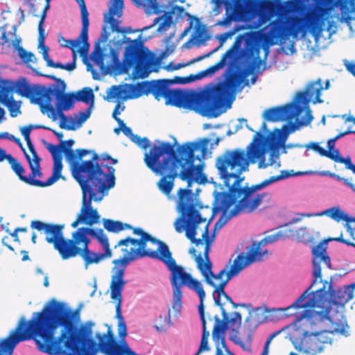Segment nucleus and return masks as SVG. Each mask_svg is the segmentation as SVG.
Wrapping results in <instances>:
<instances>
[{
  "label": "nucleus",
  "mask_w": 355,
  "mask_h": 355,
  "mask_svg": "<svg viewBox=\"0 0 355 355\" xmlns=\"http://www.w3.org/2000/svg\"><path fill=\"white\" fill-rule=\"evenodd\" d=\"M137 6L146 8L147 14H155L153 22H200V19L189 14L184 8L177 5H160L157 0H132ZM123 1L111 0V5L104 15L103 22H120L123 15Z\"/></svg>",
  "instance_id": "10"
},
{
  "label": "nucleus",
  "mask_w": 355,
  "mask_h": 355,
  "mask_svg": "<svg viewBox=\"0 0 355 355\" xmlns=\"http://www.w3.org/2000/svg\"><path fill=\"white\" fill-rule=\"evenodd\" d=\"M247 266L242 261L239 260L238 258H236L233 263L231 266V270L227 275V278L225 279L223 282H218L217 286H215V288L213 292V297L214 300L215 304L220 306L221 311L225 310L223 308L224 302H222V297H225L227 301L231 303L233 307L236 308L239 306V304H235L232 298L225 292L224 288L229 281L234 276H237L239 272ZM239 306H244V304H240Z\"/></svg>",
  "instance_id": "22"
},
{
  "label": "nucleus",
  "mask_w": 355,
  "mask_h": 355,
  "mask_svg": "<svg viewBox=\"0 0 355 355\" xmlns=\"http://www.w3.org/2000/svg\"><path fill=\"white\" fill-rule=\"evenodd\" d=\"M105 326L107 327V332L103 335L98 333L96 336L100 351L105 355H121L123 344H119L114 338L111 327L108 324Z\"/></svg>",
  "instance_id": "28"
},
{
  "label": "nucleus",
  "mask_w": 355,
  "mask_h": 355,
  "mask_svg": "<svg viewBox=\"0 0 355 355\" xmlns=\"http://www.w3.org/2000/svg\"><path fill=\"white\" fill-rule=\"evenodd\" d=\"M232 341L235 344L241 346L245 351L250 350V345H247L244 342L241 341V340H235V338H232Z\"/></svg>",
  "instance_id": "63"
},
{
  "label": "nucleus",
  "mask_w": 355,
  "mask_h": 355,
  "mask_svg": "<svg viewBox=\"0 0 355 355\" xmlns=\"http://www.w3.org/2000/svg\"><path fill=\"white\" fill-rule=\"evenodd\" d=\"M22 329L21 321L17 328L8 337L0 340V355H12L17 345L21 341L27 340L28 336L27 334H24Z\"/></svg>",
  "instance_id": "29"
},
{
  "label": "nucleus",
  "mask_w": 355,
  "mask_h": 355,
  "mask_svg": "<svg viewBox=\"0 0 355 355\" xmlns=\"http://www.w3.org/2000/svg\"><path fill=\"white\" fill-rule=\"evenodd\" d=\"M277 135L269 133L264 136L257 132L252 142L245 150L236 148L227 150L216 159V168L225 185L229 188L228 192H222L216 197L218 208L226 213L242 194L233 191V187H239L244 178L241 175L248 171L250 164H258L259 168H266L269 166L279 168L281 162L279 154L276 148Z\"/></svg>",
  "instance_id": "6"
},
{
  "label": "nucleus",
  "mask_w": 355,
  "mask_h": 355,
  "mask_svg": "<svg viewBox=\"0 0 355 355\" xmlns=\"http://www.w3.org/2000/svg\"><path fill=\"white\" fill-rule=\"evenodd\" d=\"M218 49V47L214 49V50H212L211 51L206 53V54H204V55H202L200 56H198L196 58H193V60H190L189 62H187V64H193L195 62H199L205 58H207L208 57H209L212 53H214V52L217 51V50Z\"/></svg>",
  "instance_id": "59"
},
{
  "label": "nucleus",
  "mask_w": 355,
  "mask_h": 355,
  "mask_svg": "<svg viewBox=\"0 0 355 355\" xmlns=\"http://www.w3.org/2000/svg\"><path fill=\"white\" fill-rule=\"evenodd\" d=\"M132 141L143 149H146L150 146V141L146 137L141 138L136 135L132 137Z\"/></svg>",
  "instance_id": "51"
},
{
  "label": "nucleus",
  "mask_w": 355,
  "mask_h": 355,
  "mask_svg": "<svg viewBox=\"0 0 355 355\" xmlns=\"http://www.w3.org/2000/svg\"><path fill=\"white\" fill-rule=\"evenodd\" d=\"M91 114L90 107L87 108L84 112H80L78 114L75 115V119L71 116H67V125H73L75 130L80 127L82 124L87 120Z\"/></svg>",
  "instance_id": "38"
},
{
  "label": "nucleus",
  "mask_w": 355,
  "mask_h": 355,
  "mask_svg": "<svg viewBox=\"0 0 355 355\" xmlns=\"http://www.w3.org/2000/svg\"><path fill=\"white\" fill-rule=\"evenodd\" d=\"M344 65L346 69L355 77V62L346 60L344 61Z\"/></svg>",
  "instance_id": "61"
},
{
  "label": "nucleus",
  "mask_w": 355,
  "mask_h": 355,
  "mask_svg": "<svg viewBox=\"0 0 355 355\" xmlns=\"http://www.w3.org/2000/svg\"><path fill=\"white\" fill-rule=\"evenodd\" d=\"M46 148L50 152L53 159V171L51 177H49L46 181L43 182L38 180L39 187H46L53 184L57 182L61 177L62 165V155L59 152L55 151L53 144L44 142Z\"/></svg>",
  "instance_id": "30"
},
{
  "label": "nucleus",
  "mask_w": 355,
  "mask_h": 355,
  "mask_svg": "<svg viewBox=\"0 0 355 355\" xmlns=\"http://www.w3.org/2000/svg\"><path fill=\"white\" fill-rule=\"evenodd\" d=\"M297 237L302 242L307 243V242L310 241V236H309L306 227L300 228L297 232Z\"/></svg>",
  "instance_id": "56"
},
{
  "label": "nucleus",
  "mask_w": 355,
  "mask_h": 355,
  "mask_svg": "<svg viewBox=\"0 0 355 355\" xmlns=\"http://www.w3.org/2000/svg\"><path fill=\"white\" fill-rule=\"evenodd\" d=\"M161 256L159 261L163 262L171 271L170 281L173 286V305L172 308L175 312H180L182 309V292L181 288L183 286H188L195 291L200 300L205 295V291L201 283L192 277L191 275L187 272L184 268L176 264L175 260L172 257V253L165 243H162L159 248Z\"/></svg>",
  "instance_id": "11"
},
{
  "label": "nucleus",
  "mask_w": 355,
  "mask_h": 355,
  "mask_svg": "<svg viewBox=\"0 0 355 355\" xmlns=\"http://www.w3.org/2000/svg\"><path fill=\"white\" fill-rule=\"evenodd\" d=\"M117 123H119V125L121 126V131L123 132V133L125 136L130 137L131 140H132V137L136 136V135H134L132 133V129L125 125V124L124 123L123 120L119 119V120H117Z\"/></svg>",
  "instance_id": "54"
},
{
  "label": "nucleus",
  "mask_w": 355,
  "mask_h": 355,
  "mask_svg": "<svg viewBox=\"0 0 355 355\" xmlns=\"http://www.w3.org/2000/svg\"><path fill=\"white\" fill-rule=\"evenodd\" d=\"M126 94V91L120 85H112L107 91V96L105 99L107 101H110L114 98H124L126 97L124 96Z\"/></svg>",
  "instance_id": "41"
},
{
  "label": "nucleus",
  "mask_w": 355,
  "mask_h": 355,
  "mask_svg": "<svg viewBox=\"0 0 355 355\" xmlns=\"http://www.w3.org/2000/svg\"><path fill=\"white\" fill-rule=\"evenodd\" d=\"M241 315L239 312H234L233 316L231 319L227 317L228 326H230L233 331L239 329L241 324Z\"/></svg>",
  "instance_id": "48"
},
{
  "label": "nucleus",
  "mask_w": 355,
  "mask_h": 355,
  "mask_svg": "<svg viewBox=\"0 0 355 355\" xmlns=\"http://www.w3.org/2000/svg\"><path fill=\"white\" fill-rule=\"evenodd\" d=\"M232 189L242 194L243 197L231 210L232 216H236L240 212L252 213L261 205L263 198L269 196L268 193H263L256 196L253 195L254 192L262 189L261 183L251 187L248 185L244 187H240L239 186V187H233Z\"/></svg>",
  "instance_id": "18"
},
{
  "label": "nucleus",
  "mask_w": 355,
  "mask_h": 355,
  "mask_svg": "<svg viewBox=\"0 0 355 355\" xmlns=\"http://www.w3.org/2000/svg\"><path fill=\"white\" fill-rule=\"evenodd\" d=\"M91 56L92 59L96 63H103V53L99 42L96 44Z\"/></svg>",
  "instance_id": "50"
},
{
  "label": "nucleus",
  "mask_w": 355,
  "mask_h": 355,
  "mask_svg": "<svg viewBox=\"0 0 355 355\" xmlns=\"http://www.w3.org/2000/svg\"><path fill=\"white\" fill-rule=\"evenodd\" d=\"M44 24H38V33H39V37H38V44L39 46H41L44 44V40L46 37V35L44 33V29L43 28Z\"/></svg>",
  "instance_id": "58"
},
{
  "label": "nucleus",
  "mask_w": 355,
  "mask_h": 355,
  "mask_svg": "<svg viewBox=\"0 0 355 355\" xmlns=\"http://www.w3.org/2000/svg\"><path fill=\"white\" fill-rule=\"evenodd\" d=\"M331 159L338 163L345 164L347 169L351 170L353 173L355 171V165L352 163L350 157H343L333 155Z\"/></svg>",
  "instance_id": "47"
},
{
  "label": "nucleus",
  "mask_w": 355,
  "mask_h": 355,
  "mask_svg": "<svg viewBox=\"0 0 355 355\" xmlns=\"http://www.w3.org/2000/svg\"><path fill=\"white\" fill-rule=\"evenodd\" d=\"M15 92L19 95L29 98L31 102L37 104L40 110L44 96L46 94V87L41 86H31L26 78H21L14 85Z\"/></svg>",
  "instance_id": "27"
},
{
  "label": "nucleus",
  "mask_w": 355,
  "mask_h": 355,
  "mask_svg": "<svg viewBox=\"0 0 355 355\" xmlns=\"http://www.w3.org/2000/svg\"><path fill=\"white\" fill-rule=\"evenodd\" d=\"M7 160L11 166V168L18 176L19 179L24 182L35 187H39L38 180L28 178L24 175L25 170L21 163L18 162L11 155H8Z\"/></svg>",
  "instance_id": "35"
},
{
  "label": "nucleus",
  "mask_w": 355,
  "mask_h": 355,
  "mask_svg": "<svg viewBox=\"0 0 355 355\" xmlns=\"http://www.w3.org/2000/svg\"><path fill=\"white\" fill-rule=\"evenodd\" d=\"M90 24H83L82 30L79 37L76 40H69L67 42L69 47L73 51V62L64 64V69L67 71H73L76 68V53L78 52L81 56H86L89 51V44L88 42V29Z\"/></svg>",
  "instance_id": "26"
},
{
  "label": "nucleus",
  "mask_w": 355,
  "mask_h": 355,
  "mask_svg": "<svg viewBox=\"0 0 355 355\" xmlns=\"http://www.w3.org/2000/svg\"><path fill=\"white\" fill-rule=\"evenodd\" d=\"M124 252L123 257L114 259L112 263L114 266L112 268V279L110 283V297L112 300L116 301V306H121L122 291L126 283L123 280L125 271L127 266L134 260L141 257H150L151 259L159 260L161 252L159 248L156 250H143L140 248H122Z\"/></svg>",
  "instance_id": "13"
},
{
  "label": "nucleus",
  "mask_w": 355,
  "mask_h": 355,
  "mask_svg": "<svg viewBox=\"0 0 355 355\" xmlns=\"http://www.w3.org/2000/svg\"><path fill=\"white\" fill-rule=\"evenodd\" d=\"M330 86L329 80H327L325 85L323 86L322 80L320 78L315 81L309 83L304 92H300L296 97L297 102L304 107V116L306 117V110H309L308 104L310 101L313 103H322L323 101L320 98L322 92L324 89H329Z\"/></svg>",
  "instance_id": "24"
},
{
  "label": "nucleus",
  "mask_w": 355,
  "mask_h": 355,
  "mask_svg": "<svg viewBox=\"0 0 355 355\" xmlns=\"http://www.w3.org/2000/svg\"><path fill=\"white\" fill-rule=\"evenodd\" d=\"M104 228L110 232L118 233L125 229L132 230L134 234L140 236V239H137L128 236L124 239L120 240L115 245V248L118 246H124L123 248H140L143 250H149L146 249L147 242H151L154 245H158L160 247L163 241L155 239L147 232H144L141 228L133 227L128 223H123L119 220H113L111 219H103Z\"/></svg>",
  "instance_id": "16"
},
{
  "label": "nucleus",
  "mask_w": 355,
  "mask_h": 355,
  "mask_svg": "<svg viewBox=\"0 0 355 355\" xmlns=\"http://www.w3.org/2000/svg\"><path fill=\"white\" fill-rule=\"evenodd\" d=\"M9 88L4 85L3 91L0 92V103L8 107L11 117H16L21 114L20 104L12 97L9 98Z\"/></svg>",
  "instance_id": "34"
},
{
  "label": "nucleus",
  "mask_w": 355,
  "mask_h": 355,
  "mask_svg": "<svg viewBox=\"0 0 355 355\" xmlns=\"http://www.w3.org/2000/svg\"><path fill=\"white\" fill-rule=\"evenodd\" d=\"M268 24L274 26L268 31L245 33L244 48L240 49L238 61L230 66L232 69L225 79L203 90L209 117L218 116L224 111L227 99L243 79L259 71L261 48L267 54L270 46L279 44L284 53L293 55L296 53L295 42L303 39L306 50L315 53L331 42V37L337 31L336 24Z\"/></svg>",
  "instance_id": "1"
},
{
  "label": "nucleus",
  "mask_w": 355,
  "mask_h": 355,
  "mask_svg": "<svg viewBox=\"0 0 355 355\" xmlns=\"http://www.w3.org/2000/svg\"><path fill=\"white\" fill-rule=\"evenodd\" d=\"M223 322L220 319L216 317V324L213 328L212 336L213 339L217 342H220L216 344L225 350L228 347H227L225 338V330L228 328L227 322V313L225 310H223Z\"/></svg>",
  "instance_id": "32"
},
{
  "label": "nucleus",
  "mask_w": 355,
  "mask_h": 355,
  "mask_svg": "<svg viewBox=\"0 0 355 355\" xmlns=\"http://www.w3.org/2000/svg\"><path fill=\"white\" fill-rule=\"evenodd\" d=\"M75 314L53 299L41 311L33 313L29 321L21 320L24 334L28 336L27 340L33 338L39 350L49 355H76L92 336L94 324L88 321L77 332L73 323Z\"/></svg>",
  "instance_id": "3"
},
{
  "label": "nucleus",
  "mask_w": 355,
  "mask_h": 355,
  "mask_svg": "<svg viewBox=\"0 0 355 355\" xmlns=\"http://www.w3.org/2000/svg\"><path fill=\"white\" fill-rule=\"evenodd\" d=\"M307 148H311L315 152H317L322 157H327L331 159L334 153L331 151H327L321 147L318 143L311 142L309 145L306 146Z\"/></svg>",
  "instance_id": "45"
},
{
  "label": "nucleus",
  "mask_w": 355,
  "mask_h": 355,
  "mask_svg": "<svg viewBox=\"0 0 355 355\" xmlns=\"http://www.w3.org/2000/svg\"><path fill=\"white\" fill-rule=\"evenodd\" d=\"M164 98L166 103L193 110L203 116L209 117L203 91L184 92L181 89H171L169 88Z\"/></svg>",
  "instance_id": "17"
},
{
  "label": "nucleus",
  "mask_w": 355,
  "mask_h": 355,
  "mask_svg": "<svg viewBox=\"0 0 355 355\" xmlns=\"http://www.w3.org/2000/svg\"><path fill=\"white\" fill-rule=\"evenodd\" d=\"M286 236H288V235L282 230H279L275 233L268 235L258 243H254L252 244L251 248L248 252V255H245L243 253H241L238 255L236 258L246 266L254 261H259L262 259L263 256L268 253L267 250L262 249L263 247L280 239H284Z\"/></svg>",
  "instance_id": "20"
},
{
  "label": "nucleus",
  "mask_w": 355,
  "mask_h": 355,
  "mask_svg": "<svg viewBox=\"0 0 355 355\" xmlns=\"http://www.w3.org/2000/svg\"><path fill=\"white\" fill-rule=\"evenodd\" d=\"M209 139L204 138L200 144L197 142H186L182 145H178L176 150L174 146L169 142L159 141L158 144H154L149 152L144 155V161L146 166L155 175H161L157 185L158 189L165 195H169L173 187L175 179L179 177L182 180L187 182V189H183L191 191L192 203L195 209L197 204L195 202L193 193L189 187L193 182L200 184L207 182V177L203 173V164H194L196 159L200 160L198 156L195 155L196 150H200L201 156L204 157ZM180 188L178 191V207L181 212L180 205ZM185 225H187V216ZM186 225H184V229Z\"/></svg>",
  "instance_id": "4"
},
{
  "label": "nucleus",
  "mask_w": 355,
  "mask_h": 355,
  "mask_svg": "<svg viewBox=\"0 0 355 355\" xmlns=\"http://www.w3.org/2000/svg\"><path fill=\"white\" fill-rule=\"evenodd\" d=\"M315 246L312 248V275L314 277L311 284L304 291L297 300L287 309H303L300 313H296V321L302 322L303 325L311 327L328 320L331 322L329 316L331 307L329 303L345 304L354 297L355 284L345 286L336 290L333 288V277L329 281L322 280V269H331L323 260L315 264L314 259L317 253H314Z\"/></svg>",
  "instance_id": "7"
},
{
  "label": "nucleus",
  "mask_w": 355,
  "mask_h": 355,
  "mask_svg": "<svg viewBox=\"0 0 355 355\" xmlns=\"http://www.w3.org/2000/svg\"><path fill=\"white\" fill-rule=\"evenodd\" d=\"M292 175L289 171H281L280 174L276 176H271L268 179H266L261 182V188L267 187L268 185L274 183L278 180H283L287 178H289Z\"/></svg>",
  "instance_id": "44"
},
{
  "label": "nucleus",
  "mask_w": 355,
  "mask_h": 355,
  "mask_svg": "<svg viewBox=\"0 0 355 355\" xmlns=\"http://www.w3.org/2000/svg\"><path fill=\"white\" fill-rule=\"evenodd\" d=\"M247 266L242 261L239 260L238 258H236L233 263L231 266V270L227 275V278L225 279L223 282H218L217 286H215V288L213 292V297L214 300L215 304L220 306L221 311L225 310L223 308L224 302H222V297H225L227 301L231 303L233 307L236 308L239 306V304H235L232 298L225 292L224 288L229 281L234 276H237L239 272ZM239 306H244V304H240Z\"/></svg>",
  "instance_id": "23"
},
{
  "label": "nucleus",
  "mask_w": 355,
  "mask_h": 355,
  "mask_svg": "<svg viewBox=\"0 0 355 355\" xmlns=\"http://www.w3.org/2000/svg\"><path fill=\"white\" fill-rule=\"evenodd\" d=\"M234 216H232L231 215V213L230 214V216L226 217V216H222L218 220V221L215 224V228H221L227 222V220L231 218V217H233Z\"/></svg>",
  "instance_id": "60"
},
{
  "label": "nucleus",
  "mask_w": 355,
  "mask_h": 355,
  "mask_svg": "<svg viewBox=\"0 0 355 355\" xmlns=\"http://www.w3.org/2000/svg\"><path fill=\"white\" fill-rule=\"evenodd\" d=\"M32 155L33 159H31L29 155H26V160L31 170V174L28 178H32L33 179L37 176L41 178L42 176L40 167L41 158L39 157L37 153L32 154Z\"/></svg>",
  "instance_id": "37"
},
{
  "label": "nucleus",
  "mask_w": 355,
  "mask_h": 355,
  "mask_svg": "<svg viewBox=\"0 0 355 355\" xmlns=\"http://www.w3.org/2000/svg\"><path fill=\"white\" fill-rule=\"evenodd\" d=\"M327 331H305L300 345V351H303L309 355H315L321 352L324 348V344L328 343L326 334Z\"/></svg>",
  "instance_id": "25"
},
{
  "label": "nucleus",
  "mask_w": 355,
  "mask_h": 355,
  "mask_svg": "<svg viewBox=\"0 0 355 355\" xmlns=\"http://www.w3.org/2000/svg\"><path fill=\"white\" fill-rule=\"evenodd\" d=\"M80 3V8L81 12V22H89V12L87 10L86 5L84 0H76Z\"/></svg>",
  "instance_id": "52"
},
{
  "label": "nucleus",
  "mask_w": 355,
  "mask_h": 355,
  "mask_svg": "<svg viewBox=\"0 0 355 355\" xmlns=\"http://www.w3.org/2000/svg\"><path fill=\"white\" fill-rule=\"evenodd\" d=\"M31 227L43 232L46 234V241L53 245L64 260L79 255L87 268L88 265L98 263L112 257L108 237L102 229L80 227L72 233L71 239H67L63 234L64 225L36 220L31 221Z\"/></svg>",
  "instance_id": "8"
},
{
  "label": "nucleus",
  "mask_w": 355,
  "mask_h": 355,
  "mask_svg": "<svg viewBox=\"0 0 355 355\" xmlns=\"http://www.w3.org/2000/svg\"><path fill=\"white\" fill-rule=\"evenodd\" d=\"M180 194L183 215L187 216L185 228L187 238L196 246L202 245L203 241L205 244L204 250L205 261L200 253L196 254L197 252L194 248L189 249V253L195 257L197 268L204 277L205 282L215 288L218 284H216L214 280H218L219 282L225 280L231 270L232 265H226L217 275L213 273L211 270L212 263L209 258V248L212 243L209 235L210 220L207 221V218H202L200 213L195 209L190 191L182 189L180 190Z\"/></svg>",
  "instance_id": "9"
},
{
  "label": "nucleus",
  "mask_w": 355,
  "mask_h": 355,
  "mask_svg": "<svg viewBox=\"0 0 355 355\" xmlns=\"http://www.w3.org/2000/svg\"><path fill=\"white\" fill-rule=\"evenodd\" d=\"M116 309V318L118 320V334L119 336L121 338H125L127 333V326L124 318L122 315L121 306L119 305L115 306Z\"/></svg>",
  "instance_id": "40"
},
{
  "label": "nucleus",
  "mask_w": 355,
  "mask_h": 355,
  "mask_svg": "<svg viewBox=\"0 0 355 355\" xmlns=\"http://www.w3.org/2000/svg\"><path fill=\"white\" fill-rule=\"evenodd\" d=\"M209 336V332L207 330V327H202V334L201 338V342L198 350V353H202L204 351H208L209 347L208 346V338Z\"/></svg>",
  "instance_id": "46"
},
{
  "label": "nucleus",
  "mask_w": 355,
  "mask_h": 355,
  "mask_svg": "<svg viewBox=\"0 0 355 355\" xmlns=\"http://www.w3.org/2000/svg\"><path fill=\"white\" fill-rule=\"evenodd\" d=\"M40 75L43 76L42 74ZM44 76L59 83L61 89H58L55 85H51L47 87L46 94L42 104L41 112L42 113L45 112H51V114H48V116L51 118L53 121H55L58 116H59L60 119L59 123L60 128L67 130H75L73 125H67L68 119L63 113V111H67L73 107L76 101L75 93H64L66 84L63 80L53 75Z\"/></svg>",
  "instance_id": "12"
},
{
  "label": "nucleus",
  "mask_w": 355,
  "mask_h": 355,
  "mask_svg": "<svg viewBox=\"0 0 355 355\" xmlns=\"http://www.w3.org/2000/svg\"><path fill=\"white\" fill-rule=\"evenodd\" d=\"M205 297V295L202 298V300L200 299V303L198 305V313H199V315L200 317V320L202 321V327H206V320H205V310H204V305H203V301H204Z\"/></svg>",
  "instance_id": "57"
},
{
  "label": "nucleus",
  "mask_w": 355,
  "mask_h": 355,
  "mask_svg": "<svg viewBox=\"0 0 355 355\" xmlns=\"http://www.w3.org/2000/svg\"><path fill=\"white\" fill-rule=\"evenodd\" d=\"M19 55L25 62L33 61V58H34V54L33 53L27 51L23 48L19 49Z\"/></svg>",
  "instance_id": "53"
},
{
  "label": "nucleus",
  "mask_w": 355,
  "mask_h": 355,
  "mask_svg": "<svg viewBox=\"0 0 355 355\" xmlns=\"http://www.w3.org/2000/svg\"><path fill=\"white\" fill-rule=\"evenodd\" d=\"M75 141L72 139L61 141L53 145L57 153L64 154L69 163L73 178L79 184L83 193L80 213L71 223L76 228L80 223L89 226L98 223L100 219L96 209L92 206V200L101 201L105 193L115 185V169L113 165L117 159L107 153L98 154L94 150L78 148L72 149Z\"/></svg>",
  "instance_id": "2"
},
{
  "label": "nucleus",
  "mask_w": 355,
  "mask_h": 355,
  "mask_svg": "<svg viewBox=\"0 0 355 355\" xmlns=\"http://www.w3.org/2000/svg\"><path fill=\"white\" fill-rule=\"evenodd\" d=\"M274 25H268V24H237L235 27H234L232 30L227 31L223 34H220L217 37L220 42V46L218 48L225 43L228 38H231L234 35L236 34V32L244 30V29H252V28H267L270 26V28Z\"/></svg>",
  "instance_id": "33"
},
{
  "label": "nucleus",
  "mask_w": 355,
  "mask_h": 355,
  "mask_svg": "<svg viewBox=\"0 0 355 355\" xmlns=\"http://www.w3.org/2000/svg\"><path fill=\"white\" fill-rule=\"evenodd\" d=\"M42 49V55L43 59L46 61V65L48 64V60H52L49 55V49L47 46H45L44 44L41 46H40Z\"/></svg>",
  "instance_id": "62"
},
{
  "label": "nucleus",
  "mask_w": 355,
  "mask_h": 355,
  "mask_svg": "<svg viewBox=\"0 0 355 355\" xmlns=\"http://www.w3.org/2000/svg\"><path fill=\"white\" fill-rule=\"evenodd\" d=\"M245 36V33L243 35H239L236 37L233 44L222 55L221 58L218 62L209 67L207 69L200 71L198 74L191 75L189 77H187L188 83L190 81H193L202 78L208 75L214 74L219 69H223L225 66L227 62H228L230 66H233L238 61L239 52L241 47V44L244 40Z\"/></svg>",
  "instance_id": "19"
},
{
  "label": "nucleus",
  "mask_w": 355,
  "mask_h": 355,
  "mask_svg": "<svg viewBox=\"0 0 355 355\" xmlns=\"http://www.w3.org/2000/svg\"><path fill=\"white\" fill-rule=\"evenodd\" d=\"M171 324V310L168 309L166 314L159 316V325H155V327L158 331H165L166 327H170Z\"/></svg>",
  "instance_id": "42"
},
{
  "label": "nucleus",
  "mask_w": 355,
  "mask_h": 355,
  "mask_svg": "<svg viewBox=\"0 0 355 355\" xmlns=\"http://www.w3.org/2000/svg\"><path fill=\"white\" fill-rule=\"evenodd\" d=\"M48 67L55 68V69H64V64L60 62H54L53 60H48Z\"/></svg>",
  "instance_id": "64"
},
{
  "label": "nucleus",
  "mask_w": 355,
  "mask_h": 355,
  "mask_svg": "<svg viewBox=\"0 0 355 355\" xmlns=\"http://www.w3.org/2000/svg\"><path fill=\"white\" fill-rule=\"evenodd\" d=\"M77 101L84 102L89 104L90 102L93 104L94 94L93 90L90 87H85L83 89L75 93Z\"/></svg>",
  "instance_id": "39"
},
{
  "label": "nucleus",
  "mask_w": 355,
  "mask_h": 355,
  "mask_svg": "<svg viewBox=\"0 0 355 355\" xmlns=\"http://www.w3.org/2000/svg\"><path fill=\"white\" fill-rule=\"evenodd\" d=\"M292 175L289 171H281L280 174L276 176H271L268 179H266L261 182V188L267 187L268 185L274 183L278 180H283L287 178H289Z\"/></svg>",
  "instance_id": "43"
},
{
  "label": "nucleus",
  "mask_w": 355,
  "mask_h": 355,
  "mask_svg": "<svg viewBox=\"0 0 355 355\" xmlns=\"http://www.w3.org/2000/svg\"><path fill=\"white\" fill-rule=\"evenodd\" d=\"M336 7L341 22L355 19V0H241V21L324 22L327 12Z\"/></svg>",
  "instance_id": "5"
},
{
  "label": "nucleus",
  "mask_w": 355,
  "mask_h": 355,
  "mask_svg": "<svg viewBox=\"0 0 355 355\" xmlns=\"http://www.w3.org/2000/svg\"><path fill=\"white\" fill-rule=\"evenodd\" d=\"M150 55L148 49L142 47L137 40L132 41L125 48L121 72L128 73L135 67L132 73L135 79L146 78L150 72L147 66Z\"/></svg>",
  "instance_id": "15"
},
{
  "label": "nucleus",
  "mask_w": 355,
  "mask_h": 355,
  "mask_svg": "<svg viewBox=\"0 0 355 355\" xmlns=\"http://www.w3.org/2000/svg\"><path fill=\"white\" fill-rule=\"evenodd\" d=\"M320 216L326 215L334 220L339 222L344 220L346 222L345 228L350 236H353L355 232V218H351L340 209L338 207H331L322 213Z\"/></svg>",
  "instance_id": "31"
},
{
  "label": "nucleus",
  "mask_w": 355,
  "mask_h": 355,
  "mask_svg": "<svg viewBox=\"0 0 355 355\" xmlns=\"http://www.w3.org/2000/svg\"><path fill=\"white\" fill-rule=\"evenodd\" d=\"M346 121H350V122H352L354 124H355V118L353 116H349L346 119ZM349 134H355V130H353L351 128H349L345 132H340L339 134H338L334 138L336 140H338V139L344 137L345 135H349Z\"/></svg>",
  "instance_id": "55"
},
{
  "label": "nucleus",
  "mask_w": 355,
  "mask_h": 355,
  "mask_svg": "<svg viewBox=\"0 0 355 355\" xmlns=\"http://www.w3.org/2000/svg\"><path fill=\"white\" fill-rule=\"evenodd\" d=\"M304 107L299 103H290L283 106L274 107L267 109L263 113V117L268 121H279L288 120L289 123L282 127L285 135H289L298 130L302 125H307L313 117L309 110H306V117L299 120Z\"/></svg>",
  "instance_id": "14"
},
{
  "label": "nucleus",
  "mask_w": 355,
  "mask_h": 355,
  "mask_svg": "<svg viewBox=\"0 0 355 355\" xmlns=\"http://www.w3.org/2000/svg\"><path fill=\"white\" fill-rule=\"evenodd\" d=\"M33 129H49V127L44 125H28L20 128L21 133L27 144L29 151L31 154H35L37 152L31 139V132Z\"/></svg>",
  "instance_id": "36"
},
{
  "label": "nucleus",
  "mask_w": 355,
  "mask_h": 355,
  "mask_svg": "<svg viewBox=\"0 0 355 355\" xmlns=\"http://www.w3.org/2000/svg\"><path fill=\"white\" fill-rule=\"evenodd\" d=\"M279 333L278 332H274L272 334H271L269 337L268 338L266 343H265V345H264V347H263V349L262 351V353L261 355H268V352H269V346H270V343L272 342V339L278 334ZM225 353H226V355H235L234 354H233L232 352H230V350L227 348L225 350Z\"/></svg>",
  "instance_id": "49"
},
{
  "label": "nucleus",
  "mask_w": 355,
  "mask_h": 355,
  "mask_svg": "<svg viewBox=\"0 0 355 355\" xmlns=\"http://www.w3.org/2000/svg\"><path fill=\"white\" fill-rule=\"evenodd\" d=\"M188 78L175 77V80L160 79L151 81H144L137 84L138 90L141 94H152L155 98L159 101L162 98L166 96L169 89V86L173 83H187Z\"/></svg>",
  "instance_id": "21"
}]
</instances>
